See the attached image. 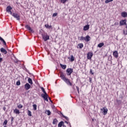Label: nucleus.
I'll list each match as a JSON object with an SVG mask.
<instances>
[{
    "label": "nucleus",
    "instance_id": "22",
    "mask_svg": "<svg viewBox=\"0 0 127 127\" xmlns=\"http://www.w3.org/2000/svg\"><path fill=\"white\" fill-rule=\"evenodd\" d=\"M77 47H78L79 48H80V49L83 48L84 45H83V44L81 43V44H79L77 45Z\"/></svg>",
    "mask_w": 127,
    "mask_h": 127
},
{
    "label": "nucleus",
    "instance_id": "48",
    "mask_svg": "<svg viewBox=\"0 0 127 127\" xmlns=\"http://www.w3.org/2000/svg\"><path fill=\"white\" fill-rule=\"evenodd\" d=\"M13 120H14V118H13V117H12L11 118V122H13Z\"/></svg>",
    "mask_w": 127,
    "mask_h": 127
},
{
    "label": "nucleus",
    "instance_id": "45",
    "mask_svg": "<svg viewBox=\"0 0 127 127\" xmlns=\"http://www.w3.org/2000/svg\"><path fill=\"white\" fill-rule=\"evenodd\" d=\"M114 25H119V22H115Z\"/></svg>",
    "mask_w": 127,
    "mask_h": 127
},
{
    "label": "nucleus",
    "instance_id": "35",
    "mask_svg": "<svg viewBox=\"0 0 127 127\" xmlns=\"http://www.w3.org/2000/svg\"><path fill=\"white\" fill-rule=\"evenodd\" d=\"M117 104L118 105H121V104H122V101H121V100H117Z\"/></svg>",
    "mask_w": 127,
    "mask_h": 127
},
{
    "label": "nucleus",
    "instance_id": "30",
    "mask_svg": "<svg viewBox=\"0 0 127 127\" xmlns=\"http://www.w3.org/2000/svg\"><path fill=\"white\" fill-rule=\"evenodd\" d=\"M7 125V120H5L3 123V126H6Z\"/></svg>",
    "mask_w": 127,
    "mask_h": 127
},
{
    "label": "nucleus",
    "instance_id": "6",
    "mask_svg": "<svg viewBox=\"0 0 127 127\" xmlns=\"http://www.w3.org/2000/svg\"><path fill=\"white\" fill-rule=\"evenodd\" d=\"M66 72H67V75L69 76L73 73V69L72 68H67L66 69Z\"/></svg>",
    "mask_w": 127,
    "mask_h": 127
},
{
    "label": "nucleus",
    "instance_id": "43",
    "mask_svg": "<svg viewBox=\"0 0 127 127\" xmlns=\"http://www.w3.org/2000/svg\"><path fill=\"white\" fill-rule=\"evenodd\" d=\"M76 89H77V92H78V94H79V87L76 86Z\"/></svg>",
    "mask_w": 127,
    "mask_h": 127
},
{
    "label": "nucleus",
    "instance_id": "5",
    "mask_svg": "<svg viewBox=\"0 0 127 127\" xmlns=\"http://www.w3.org/2000/svg\"><path fill=\"white\" fill-rule=\"evenodd\" d=\"M93 57V53L89 52L87 53V58L88 60H91Z\"/></svg>",
    "mask_w": 127,
    "mask_h": 127
},
{
    "label": "nucleus",
    "instance_id": "32",
    "mask_svg": "<svg viewBox=\"0 0 127 127\" xmlns=\"http://www.w3.org/2000/svg\"><path fill=\"white\" fill-rule=\"evenodd\" d=\"M28 116H29V117H31V116H32L31 114V111L28 110Z\"/></svg>",
    "mask_w": 127,
    "mask_h": 127
},
{
    "label": "nucleus",
    "instance_id": "51",
    "mask_svg": "<svg viewBox=\"0 0 127 127\" xmlns=\"http://www.w3.org/2000/svg\"><path fill=\"white\" fill-rule=\"evenodd\" d=\"M5 109H6L5 107H3V111H5Z\"/></svg>",
    "mask_w": 127,
    "mask_h": 127
},
{
    "label": "nucleus",
    "instance_id": "49",
    "mask_svg": "<svg viewBox=\"0 0 127 127\" xmlns=\"http://www.w3.org/2000/svg\"><path fill=\"white\" fill-rule=\"evenodd\" d=\"M89 81L90 82V83L92 82V78H89Z\"/></svg>",
    "mask_w": 127,
    "mask_h": 127
},
{
    "label": "nucleus",
    "instance_id": "9",
    "mask_svg": "<svg viewBox=\"0 0 127 127\" xmlns=\"http://www.w3.org/2000/svg\"><path fill=\"white\" fill-rule=\"evenodd\" d=\"M25 28H27V29H28L30 32H32L33 33L34 32V31H33V30L31 29V27H30L28 25H26Z\"/></svg>",
    "mask_w": 127,
    "mask_h": 127
},
{
    "label": "nucleus",
    "instance_id": "4",
    "mask_svg": "<svg viewBox=\"0 0 127 127\" xmlns=\"http://www.w3.org/2000/svg\"><path fill=\"white\" fill-rule=\"evenodd\" d=\"M41 97L43 98L44 101H46L47 102H48V95L47 94V93L42 94Z\"/></svg>",
    "mask_w": 127,
    "mask_h": 127
},
{
    "label": "nucleus",
    "instance_id": "1",
    "mask_svg": "<svg viewBox=\"0 0 127 127\" xmlns=\"http://www.w3.org/2000/svg\"><path fill=\"white\" fill-rule=\"evenodd\" d=\"M42 36L43 39H44V41H47V40H49V35L47 34L46 33H44L42 34Z\"/></svg>",
    "mask_w": 127,
    "mask_h": 127
},
{
    "label": "nucleus",
    "instance_id": "16",
    "mask_svg": "<svg viewBox=\"0 0 127 127\" xmlns=\"http://www.w3.org/2000/svg\"><path fill=\"white\" fill-rule=\"evenodd\" d=\"M121 16H122V17H127V12H123L121 13Z\"/></svg>",
    "mask_w": 127,
    "mask_h": 127
},
{
    "label": "nucleus",
    "instance_id": "46",
    "mask_svg": "<svg viewBox=\"0 0 127 127\" xmlns=\"http://www.w3.org/2000/svg\"><path fill=\"white\" fill-rule=\"evenodd\" d=\"M2 62V58H0V63Z\"/></svg>",
    "mask_w": 127,
    "mask_h": 127
},
{
    "label": "nucleus",
    "instance_id": "2",
    "mask_svg": "<svg viewBox=\"0 0 127 127\" xmlns=\"http://www.w3.org/2000/svg\"><path fill=\"white\" fill-rule=\"evenodd\" d=\"M12 16L14 18H16V19L17 20H19V21L20 20V16L17 13L13 12V14H12Z\"/></svg>",
    "mask_w": 127,
    "mask_h": 127
},
{
    "label": "nucleus",
    "instance_id": "25",
    "mask_svg": "<svg viewBox=\"0 0 127 127\" xmlns=\"http://www.w3.org/2000/svg\"><path fill=\"white\" fill-rule=\"evenodd\" d=\"M57 123H58V120H57V119H54L53 122V124L54 125H56L57 124Z\"/></svg>",
    "mask_w": 127,
    "mask_h": 127
},
{
    "label": "nucleus",
    "instance_id": "28",
    "mask_svg": "<svg viewBox=\"0 0 127 127\" xmlns=\"http://www.w3.org/2000/svg\"><path fill=\"white\" fill-rule=\"evenodd\" d=\"M46 114H47L48 116H50V115H51V112L49 110H46Z\"/></svg>",
    "mask_w": 127,
    "mask_h": 127
},
{
    "label": "nucleus",
    "instance_id": "12",
    "mask_svg": "<svg viewBox=\"0 0 127 127\" xmlns=\"http://www.w3.org/2000/svg\"><path fill=\"white\" fill-rule=\"evenodd\" d=\"M90 28V25L89 24L86 25L83 27V30L85 31H86V30H89V29Z\"/></svg>",
    "mask_w": 127,
    "mask_h": 127
},
{
    "label": "nucleus",
    "instance_id": "19",
    "mask_svg": "<svg viewBox=\"0 0 127 127\" xmlns=\"http://www.w3.org/2000/svg\"><path fill=\"white\" fill-rule=\"evenodd\" d=\"M0 41L3 42L4 45H6V43L5 42V41H4V40H3V39H2V38H1V37H0Z\"/></svg>",
    "mask_w": 127,
    "mask_h": 127
},
{
    "label": "nucleus",
    "instance_id": "36",
    "mask_svg": "<svg viewBox=\"0 0 127 127\" xmlns=\"http://www.w3.org/2000/svg\"><path fill=\"white\" fill-rule=\"evenodd\" d=\"M16 85H17V86H19L20 85V80H18L16 82Z\"/></svg>",
    "mask_w": 127,
    "mask_h": 127
},
{
    "label": "nucleus",
    "instance_id": "34",
    "mask_svg": "<svg viewBox=\"0 0 127 127\" xmlns=\"http://www.w3.org/2000/svg\"><path fill=\"white\" fill-rule=\"evenodd\" d=\"M114 0H106L105 3H109V2H111V1H113Z\"/></svg>",
    "mask_w": 127,
    "mask_h": 127
},
{
    "label": "nucleus",
    "instance_id": "47",
    "mask_svg": "<svg viewBox=\"0 0 127 127\" xmlns=\"http://www.w3.org/2000/svg\"><path fill=\"white\" fill-rule=\"evenodd\" d=\"M9 12H10V14H11V15L12 16V14H13V13H12V12H11V11H10Z\"/></svg>",
    "mask_w": 127,
    "mask_h": 127
},
{
    "label": "nucleus",
    "instance_id": "53",
    "mask_svg": "<svg viewBox=\"0 0 127 127\" xmlns=\"http://www.w3.org/2000/svg\"><path fill=\"white\" fill-rule=\"evenodd\" d=\"M64 123H65V124H68V122L67 121H65Z\"/></svg>",
    "mask_w": 127,
    "mask_h": 127
},
{
    "label": "nucleus",
    "instance_id": "31",
    "mask_svg": "<svg viewBox=\"0 0 127 127\" xmlns=\"http://www.w3.org/2000/svg\"><path fill=\"white\" fill-rule=\"evenodd\" d=\"M61 114L62 116L63 117V118H64V119H65V120H66V121H68V117H66V116H64V115H63V114H62V113H61Z\"/></svg>",
    "mask_w": 127,
    "mask_h": 127
},
{
    "label": "nucleus",
    "instance_id": "3",
    "mask_svg": "<svg viewBox=\"0 0 127 127\" xmlns=\"http://www.w3.org/2000/svg\"><path fill=\"white\" fill-rule=\"evenodd\" d=\"M120 26H123L124 25H127V20H121L119 23Z\"/></svg>",
    "mask_w": 127,
    "mask_h": 127
},
{
    "label": "nucleus",
    "instance_id": "11",
    "mask_svg": "<svg viewBox=\"0 0 127 127\" xmlns=\"http://www.w3.org/2000/svg\"><path fill=\"white\" fill-rule=\"evenodd\" d=\"M64 81V82H65V83H66L67 85H69V86H72V83H71V82H70L69 79L66 78Z\"/></svg>",
    "mask_w": 127,
    "mask_h": 127
},
{
    "label": "nucleus",
    "instance_id": "41",
    "mask_svg": "<svg viewBox=\"0 0 127 127\" xmlns=\"http://www.w3.org/2000/svg\"><path fill=\"white\" fill-rule=\"evenodd\" d=\"M61 1L63 3H65L67 1V0H61Z\"/></svg>",
    "mask_w": 127,
    "mask_h": 127
},
{
    "label": "nucleus",
    "instance_id": "29",
    "mask_svg": "<svg viewBox=\"0 0 127 127\" xmlns=\"http://www.w3.org/2000/svg\"><path fill=\"white\" fill-rule=\"evenodd\" d=\"M45 27H46V28H48V29L51 28V27H52V26L51 25L49 26V25L48 24H45Z\"/></svg>",
    "mask_w": 127,
    "mask_h": 127
},
{
    "label": "nucleus",
    "instance_id": "20",
    "mask_svg": "<svg viewBox=\"0 0 127 127\" xmlns=\"http://www.w3.org/2000/svg\"><path fill=\"white\" fill-rule=\"evenodd\" d=\"M28 82L29 84H30V85H32L33 84V83L32 82V79L30 78H29L28 79Z\"/></svg>",
    "mask_w": 127,
    "mask_h": 127
},
{
    "label": "nucleus",
    "instance_id": "27",
    "mask_svg": "<svg viewBox=\"0 0 127 127\" xmlns=\"http://www.w3.org/2000/svg\"><path fill=\"white\" fill-rule=\"evenodd\" d=\"M33 107L34 111H36L37 109V105H36V104H33Z\"/></svg>",
    "mask_w": 127,
    "mask_h": 127
},
{
    "label": "nucleus",
    "instance_id": "10",
    "mask_svg": "<svg viewBox=\"0 0 127 127\" xmlns=\"http://www.w3.org/2000/svg\"><path fill=\"white\" fill-rule=\"evenodd\" d=\"M90 39L91 37H90L89 35H87L85 37H84V40L85 41H86V42H89Z\"/></svg>",
    "mask_w": 127,
    "mask_h": 127
},
{
    "label": "nucleus",
    "instance_id": "21",
    "mask_svg": "<svg viewBox=\"0 0 127 127\" xmlns=\"http://www.w3.org/2000/svg\"><path fill=\"white\" fill-rule=\"evenodd\" d=\"M60 65L61 67H62V69H64V70H65V69H66V67H67L66 65H64L62 64H60Z\"/></svg>",
    "mask_w": 127,
    "mask_h": 127
},
{
    "label": "nucleus",
    "instance_id": "14",
    "mask_svg": "<svg viewBox=\"0 0 127 127\" xmlns=\"http://www.w3.org/2000/svg\"><path fill=\"white\" fill-rule=\"evenodd\" d=\"M113 56L115 58H118L119 57V53H118V51H115L113 52Z\"/></svg>",
    "mask_w": 127,
    "mask_h": 127
},
{
    "label": "nucleus",
    "instance_id": "56",
    "mask_svg": "<svg viewBox=\"0 0 127 127\" xmlns=\"http://www.w3.org/2000/svg\"><path fill=\"white\" fill-rule=\"evenodd\" d=\"M127 25L126 27V28H127V24L126 23V25Z\"/></svg>",
    "mask_w": 127,
    "mask_h": 127
},
{
    "label": "nucleus",
    "instance_id": "7",
    "mask_svg": "<svg viewBox=\"0 0 127 127\" xmlns=\"http://www.w3.org/2000/svg\"><path fill=\"white\" fill-rule=\"evenodd\" d=\"M101 111H103V115H104V116H105V115H107V114H108V109H107V108L103 107V109H101Z\"/></svg>",
    "mask_w": 127,
    "mask_h": 127
},
{
    "label": "nucleus",
    "instance_id": "39",
    "mask_svg": "<svg viewBox=\"0 0 127 127\" xmlns=\"http://www.w3.org/2000/svg\"><path fill=\"white\" fill-rule=\"evenodd\" d=\"M80 41L85 40V37L81 36L80 39Z\"/></svg>",
    "mask_w": 127,
    "mask_h": 127
},
{
    "label": "nucleus",
    "instance_id": "40",
    "mask_svg": "<svg viewBox=\"0 0 127 127\" xmlns=\"http://www.w3.org/2000/svg\"><path fill=\"white\" fill-rule=\"evenodd\" d=\"M18 108H19V109H21V108H22V105L19 104L18 105Z\"/></svg>",
    "mask_w": 127,
    "mask_h": 127
},
{
    "label": "nucleus",
    "instance_id": "23",
    "mask_svg": "<svg viewBox=\"0 0 127 127\" xmlns=\"http://www.w3.org/2000/svg\"><path fill=\"white\" fill-rule=\"evenodd\" d=\"M104 45V43H100L98 45V47H99V48H101V47H103Z\"/></svg>",
    "mask_w": 127,
    "mask_h": 127
},
{
    "label": "nucleus",
    "instance_id": "52",
    "mask_svg": "<svg viewBox=\"0 0 127 127\" xmlns=\"http://www.w3.org/2000/svg\"><path fill=\"white\" fill-rule=\"evenodd\" d=\"M25 71H26V72H28V70H27V69H26V68H25Z\"/></svg>",
    "mask_w": 127,
    "mask_h": 127
},
{
    "label": "nucleus",
    "instance_id": "38",
    "mask_svg": "<svg viewBox=\"0 0 127 127\" xmlns=\"http://www.w3.org/2000/svg\"><path fill=\"white\" fill-rule=\"evenodd\" d=\"M123 33L125 35H127V30H126V32L125 30H123Z\"/></svg>",
    "mask_w": 127,
    "mask_h": 127
},
{
    "label": "nucleus",
    "instance_id": "37",
    "mask_svg": "<svg viewBox=\"0 0 127 127\" xmlns=\"http://www.w3.org/2000/svg\"><path fill=\"white\" fill-rule=\"evenodd\" d=\"M57 15H58V13H54L53 14V17H55V16H57Z\"/></svg>",
    "mask_w": 127,
    "mask_h": 127
},
{
    "label": "nucleus",
    "instance_id": "15",
    "mask_svg": "<svg viewBox=\"0 0 127 127\" xmlns=\"http://www.w3.org/2000/svg\"><path fill=\"white\" fill-rule=\"evenodd\" d=\"M11 9H12V8L10 6H8L6 8V11L7 12H9L11 11Z\"/></svg>",
    "mask_w": 127,
    "mask_h": 127
},
{
    "label": "nucleus",
    "instance_id": "17",
    "mask_svg": "<svg viewBox=\"0 0 127 127\" xmlns=\"http://www.w3.org/2000/svg\"><path fill=\"white\" fill-rule=\"evenodd\" d=\"M61 77L62 79V80H64V81L65 80H66L67 79L65 77V75H64V73H61Z\"/></svg>",
    "mask_w": 127,
    "mask_h": 127
},
{
    "label": "nucleus",
    "instance_id": "8",
    "mask_svg": "<svg viewBox=\"0 0 127 127\" xmlns=\"http://www.w3.org/2000/svg\"><path fill=\"white\" fill-rule=\"evenodd\" d=\"M31 87V86H30V84H29V83H27L25 84L24 85V88L25 89V90H29V89H30V88Z\"/></svg>",
    "mask_w": 127,
    "mask_h": 127
},
{
    "label": "nucleus",
    "instance_id": "55",
    "mask_svg": "<svg viewBox=\"0 0 127 127\" xmlns=\"http://www.w3.org/2000/svg\"><path fill=\"white\" fill-rule=\"evenodd\" d=\"M28 73V74H29L30 75V74H31V73H30V72H29V71H28V72H27Z\"/></svg>",
    "mask_w": 127,
    "mask_h": 127
},
{
    "label": "nucleus",
    "instance_id": "33",
    "mask_svg": "<svg viewBox=\"0 0 127 127\" xmlns=\"http://www.w3.org/2000/svg\"><path fill=\"white\" fill-rule=\"evenodd\" d=\"M41 89L43 92L44 94H47V93H46V91H45V89H44V88L41 87Z\"/></svg>",
    "mask_w": 127,
    "mask_h": 127
},
{
    "label": "nucleus",
    "instance_id": "50",
    "mask_svg": "<svg viewBox=\"0 0 127 127\" xmlns=\"http://www.w3.org/2000/svg\"><path fill=\"white\" fill-rule=\"evenodd\" d=\"M52 109H53V110H55V107L54 106H53Z\"/></svg>",
    "mask_w": 127,
    "mask_h": 127
},
{
    "label": "nucleus",
    "instance_id": "42",
    "mask_svg": "<svg viewBox=\"0 0 127 127\" xmlns=\"http://www.w3.org/2000/svg\"><path fill=\"white\" fill-rule=\"evenodd\" d=\"M90 74H92V75H94V72H93V71L92 70V69H90Z\"/></svg>",
    "mask_w": 127,
    "mask_h": 127
},
{
    "label": "nucleus",
    "instance_id": "24",
    "mask_svg": "<svg viewBox=\"0 0 127 127\" xmlns=\"http://www.w3.org/2000/svg\"><path fill=\"white\" fill-rule=\"evenodd\" d=\"M13 112L15 114H17L18 115L19 114L20 112H19V110H18V109H14L13 111Z\"/></svg>",
    "mask_w": 127,
    "mask_h": 127
},
{
    "label": "nucleus",
    "instance_id": "44",
    "mask_svg": "<svg viewBox=\"0 0 127 127\" xmlns=\"http://www.w3.org/2000/svg\"><path fill=\"white\" fill-rule=\"evenodd\" d=\"M48 98H49V100H50V101L51 103H53V102L52 101V100H51V98L50 97H49V96H48Z\"/></svg>",
    "mask_w": 127,
    "mask_h": 127
},
{
    "label": "nucleus",
    "instance_id": "26",
    "mask_svg": "<svg viewBox=\"0 0 127 127\" xmlns=\"http://www.w3.org/2000/svg\"><path fill=\"white\" fill-rule=\"evenodd\" d=\"M74 60H75V58L74 56H73V55L70 56V62H73Z\"/></svg>",
    "mask_w": 127,
    "mask_h": 127
},
{
    "label": "nucleus",
    "instance_id": "18",
    "mask_svg": "<svg viewBox=\"0 0 127 127\" xmlns=\"http://www.w3.org/2000/svg\"><path fill=\"white\" fill-rule=\"evenodd\" d=\"M63 125H64V122L61 121L59 123L58 127H62V126H63Z\"/></svg>",
    "mask_w": 127,
    "mask_h": 127
},
{
    "label": "nucleus",
    "instance_id": "13",
    "mask_svg": "<svg viewBox=\"0 0 127 127\" xmlns=\"http://www.w3.org/2000/svg\"><path fill=\"white\" fill-rule=\"evenodd\" d=\"M0 52H1V53H3V54H6L7 53V52L6 51V50H5V49L3 48H1L0 49Z\"/></svg>",
    "mask_w": 127,
    "mask_h": 127
},
{
    "label": "nucleus",
    "instance_id": "54",
    "mask_svg": "<svg viewBox=\"0 0 127 127\" xmlns=\"http://www.w3.org/2000/svg\"><path fill=\"white\" fill-rule=\"evenodd\" d=\"M63 127H66V126L65 125H64V124H63Z\"/></svg>",
    "mask_w": 127,
    "mask_h": 127
},
{
    "label": "nucleus",
    "instance_id": "57",
    "mask_svg": "<svg viewBox=\"0 0 127 127\" xmlns=\"http://www.w3.org/2000/svg\"><path fill=\"white\" fill-rule=\"evenodd\" d=\"M0 56H1V54H0Z\"/></svg>",
    "mask_w": 127,
    "mask_h": 127
}]
</instances>
